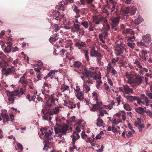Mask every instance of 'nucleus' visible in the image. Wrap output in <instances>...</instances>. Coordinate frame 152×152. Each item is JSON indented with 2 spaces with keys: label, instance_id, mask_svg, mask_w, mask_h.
Here are the masks:
<instances>
[{
  "label": "nucleus",
  "instance_id": "nucleus-3",
  "mask_svg": "<svg viewBox=\"0 0 152 152\" xmlns=\"http://www.w3.org/2000/svg\"><path fill=\"white\" fill-rule=\"evenodd\" d=\"M54 128L56 134L60 133L57 136L59 137L60 138H61L62 135H66L67 131H72V127L66 124H64L59 127L54 126Z\"/></svg>",
  "mask_w": 152,
  "mask_h": 152
},
{
  "label": "nucleus",
  "instance_id": "nucleus-54",
  "mask_svg": "<svg viewBox=\"0 0 152 152\" xmlns=\"http://www.w3.org/2000/svg\"><path fill=\"white\" fill-rule=\"evenodd\" d=\"M129 7H127L122 11L124 14H127L129 12Z\"/></svg>",
  "mask_w": 152,
  "mask_h": 152
},
{
  "label": "nucleus",
  "instance_id": "nucleus-41",
  "mask_svg": "<svg viewBox=\"0 0 152 152\" xmlns=\"http://www.w3.org/2000/svg\"><path fill=\"white\" fill-rule=\"evenodd\" d=\"M117 51L118 53V55L119 56H120L123 53L124 49L123 48H119L117 49Z\"/></svg>",
  "mask_w": 152,
  "mask_h": 152
},
{
  "label": "nucleus",
  "instance_id": "nucleus-64",
  "mask_svg": "<svg viewBox=\"0 0 152 152\" xmlns=\"http://www.w3.org/2000/svg\"><path fill=\"white\" fill-rule=\"evenodd\" d=\"M104 146L103 145H101V148L99 149H97L96 150V151H97L98 152H102Z\"/></svg>",
  "mask_w": 152,
  "mask_h": 152
},
{
  "label": "nucleus",
  "instance_id": "nucleus-47",
  "mask_svg": "<svg viewBox=\"0 0 152 152\" xmlns=\"http://www.w3.org/2000/svg\"><path fill=\"white\" fill-rule=\"evenodd\" d=\"M128 45L131 48H133L134 47L135 44L134 43L128 42L127 43Z\"/></svg>",
  "mask_w": 152,
  "mask_h": 152
},
{
  "label": "nucleus",
  "instance_id": "nucleus-6",
  "mask_svg": "<svg viewBox=\"0 0 152 152\" xmlns=\"http://www.w3.org/2000/svg\"><path fill=\"white\" fill-rule=\"evenodd\" d=\"M119 20L120 18L118 17L111 19L110 21L111 27L113 31H116L117 30L116 27L119 24Z\"/></svg>",
  "mask_w": 152,
  "mask_h": 152
},
{
  "label": "nucleus",
  "instance_id": "nucleus-27",
  "mask_svg": "<svg viewBox=\"0 0 152 152\" xmlns=\"http://www.w3.org/2000/svg\"><path fill=\"white\" fill-rule=\"evenodd\" d=\"M96 57L97 58V60L98 61V63H99L100 64L101 62L100 61L102 57V56L101 54L96 51Z\"/></svg>",
  "mask_w": 152,
  "mask_h": 152
},
{
  "label": "nucleus",
  "instance_id": "nucleus-10",
  "mask_svg": "<svg viewBox=\"0 0 152 152\" xmlns=\"http://www.w3.org/2000/svg\"><path fill=\"white\" fill-rule=\"evenodd\" d=\"M26 75V73L24 74L23 75L20 77L19 81V82L21 84L22 87L25 88L27 87L28 83V82L27 81L25 77V76Z\"/></svg>",
  "mask_w": 152,
  "mask_h": 152
},
{
  "label": "nucleus",
  "instance_id": "nucleus-51",
  "mask_svg": "<svg viewBox=\"0 0 152 152\" xmlns=\"http://www.w3.org/2000/svg\"><path fill=\"white\" fill-rule=\"evenodd\" d=\"M36 75H37V77L38 79V80H40L43 75L42 74V72L39 73H37Z\"/></svg>",
  "mask_w": 152,
  "mask_h": 152
},
{
  "label": "nucleus",
  "instance_id": "nucleus-38",
  "mask_svg": "<svg viewBox=\"0 0 152 152\" xmlns=\"http://www.w3.org/2000/svg\"><path fill=\"white\" fill-rule=\"evenodd\" d=\"M83 52L85 54V56L86 58V59L87 61H88L89 59V56H88V50H83Z\"/></svg>",
  "mask_w": 152,
  "mask_h": 152
},
{
  "label": "nucleus",
  "instance_id": "nucleus-53",
  "mask_svg": "<svg viewBox=\"0 0 152 152\" xmlns=\"http://www.w3.org/2000/svg\"><path fill=\"white\" fill-rule=\"evenodd\" d=\"M74 26L75 28L77 30V31H81V29L80 28V26L78 25L74 24Z\"/></svg>",
  "mask_w": 152,
  "mask_h": 152
},
{
  "label": "nucleus",
  "instance_id": "nucleus-35",
  "mask_svg": "<svg viewBox=\"0 0 152 152\" xmlns=\"http://www.w3.org/2000/svg\"><path fill=\"white\" fill-rule=\"evenodd\" d=\"M124 109L127 111H130L132 109L130 106L128 104H125L124 105Z\"/></svg>",
  "mask_w": 152,
  "mask_h": 152
},
{
  "label": "nucleus",
  "instance_id": "nucleus-15",
  "mask_svg": "<svg viewBox=\"0 0 152 152\" xmlns=\"http://www.w3.org/2000/svg\"><path fill=\"white\" fill-rule=\"evenodd\" d=\"M71 137L72 138V144H75V141L80 137V135H79L78 133L75 132L71 136Z\"/></svg>",
  "mask_w": 152,
  "mask_h": 152
},
{
  "label": "nucleus",
  "instance_id": "nucleus-9",
  "mask_svg": "<svg viewBox=\"0 0 152 152\" xmlns=\"http://www.w3.org/2000/svg\"><path fill=\"white\" fill-rule=\"evenodd\" d=\"M149 100L148 98L145 96L144 94H142L140 96V98L138 97V99H137V103L138 104H145V102H147Z\"/></svg>",
  "mask_w": 152,
  "mask_h": 152
},
{
  "label": "nucleus",
  "instance_id": "nucleus-60",
  "mask_svg": "<svg viewBox=\"0 0 152 152\" xmlns=\"http://www.w3.org/2000/svg\"><path fill=\"white\" fill-rule=\"evenodd\" d=\"M81 136L83 138L85 139L87 137V135L85 132H82L81 133Z\"/></svg>",
  "mask_w": 152,
  "mask_h": 152
},
{
  "label": "nucleus",
  "instance_id": "nucleus-18",
  "mask_svg": "<svg viewBox=\"0 0 152 152\" xmlns=\"http://www.w3.org/2000/svg\"><path fill=\"white\" fill-rule=\"evenodd\" d=\"M135 110L137 113L142 115H143L145 112L143 108L140 107L135 108Z\"/></svg>",
  "mask_w": 152,
  "mask_h": 152
},
{
  "label": "nucleus",
  "instance_id": "nucleus-26",
  "mask_svg": "<svg viewBox=\"0 0 152 152\" xmlns=\"http://www.w3.org/2000/svg\"><path fill=\"white\" fill-rule=\"evenodd\" d=\"M143 20V19L141 17H139L137 19L134 20V23L136 25H138L142 22Z\"/></svg>",
  "mask_w": 152,
  "mask_h": 152
},
{
  "label": "nucleus",
  "instance_id": "nucleus-48",
  "mask_svg": "<svg viewBox=\"0 0 152 152\" xmlns=\"http://www.w3.org/2000/svg\"><path fill=\"white\" fill-rule=\"evenodd\" d=\"M73 11L74 12H75L77 14H78L79 13L80 10L78 9L76 6H75V7L73 10Z\"/></svg>",
  "mask_w": 152,
  "mask_h": 152
},
{
  "label": "nucleus",
  "instance_id": "nucleus-34",
  "mask_svg": "<svg viewBox=\"0 0 152 152\" xmlns=\"http://www.w3.org/2000/svg\"><path fill=\"white\" fill-rule=\"evenodd\" d=\"M51 109V112L52 113L53 115V114H56L59 111V109L56 107H55V108H53V110L52 109Z\"/></svg>",
  "mask_w": 152,
  "mask_h": 152
},
{
  "label": "nucleus",
  "instance_id": "nucleus-24",
  "mask_svg": "<svg viewBox=\"0 0 152 152\" xmlns=\"http://www.w3.org/2000/svg\"><path fill=\"white\" fill-rule=\"evenodd\" d=\"M62 92H64L66 91H69V88L68 86L63 84L61 86L60 88Z\"/></svg>",
  "mask_w": 152,
  "mask_h": 152
},
{
  "label": "nucleus",
  "instance_id": "nucleus-20",
  "mask_svg": "<svg viewBox=\"0 0 152 152\" xmlns=\"http://www.w3.org/2000/svg\"><path fill=\"white\" fill-rule=\"evenodd\" d=\"M94 135H93V136L92 137H88L87 142L90 143L91 145L92 146H94L95 145V141L94 140Z\"/></svg>",
  "mask_w": 152,
  "mask_h": 152
},
{
  "label": "nucleus",
  "instance_id": "nucleus-22",
  "mask_svg": "<svg viewBox=\"0 0 152 152\" xmlns=\"http://www.w3.org/2000/svg\"><path fill=\"white\" fill-rule=\"evenodd\" d=\"M98 116V118L97 119V122L96 123V124L98 126L100 127L103 125H102L103 123V120L102 119L100 118L103 116Z\"/></svg>",
  "mask_w": 152,
  "mask_h": 152
},
{
  "label": "nucleus",
  "instance_id": "nucleus-46",
  "mask_svg": "<svg viewBox=\"0 0 152 152\" xmlns=\"http://www.w3.org/2000/svg\"><path fill=\"white\" fill-rule=\"evenodd\" d=\"M116 3H115L111 5H107L106 6V8H108V9H110V7L112 6V7L113 8H114L115 9V6H116Z\"/></svg>",
  "mask_w": 152,
  "mask_h": 152
},
{
  "label": "nucleus",
  "instance_id": "nucleus-39",
  "mask_svg": "<svg viewBox=\"0 0 152 152\" xmlns=\"http://www.w3.org/2000/svg\"><path fill=\"white\" fill-rule=\"evenodd\" d=\"M1 115L3 118H5L7 121H10V117L7 113H2L1 114Z\"/></svg>",
  "mask_w": 152,
  "mask_h": 152
},
{
  "label": "nucleus",
  "instance_id": "nucleus-11",
  "mask_svg": "<svg viewBox=\"0 0 152 152\" xmlns=\"http://www.w3.org/2000/svg\"><path fill=\"white\" fill-rule=\"evenodd\" d=\"M5 92L7 94L8 96H19V90H15L14 91L10 92L7 90Z\"/></svg>",
  "mask_w": 152,
  "mask_h": 152
},
{
  "label": "nucleus",
  "instance_id": "nucleus-37",
  "mask_svg": "<svg viewBox=\"0 0 152 152\" xmlns=\"http://www.w3.org/2000/svg\"><path fill=\"white\" fill-rule=\"evenodd\" d=\"M23 87L24 88V89H23V88H20V90H19V94H20L21 95H23L25 94L24 93L25 91L26 90V88H25Z\"/></svg>",
  "mask_w": 152,
  "mask_h": 152
},
{
  "label": "nucleus",
  "instance_id": "nucleus-61",
  "mask_svg": "<svg viewBox=\"0 0 152 152\" xmlns=\"http://www.w3.org/2000/svg\"><path fill=\"white\" fill-rule=\"evenodd\" d=\"M30 80L31 81V84L30 85H28V86H29V87L30 89H33L34 88V87L33 86V83L31 80Z\"/></svg>",
  "mask_w": 152,
  "mask_h": 152
},
{
  "label": "nucleus",
  "instance_id": "nucleus-5",
  "mask_svg": "<svg viewBox=\"0 0 152 152\" xmlns=\"http://www.w3.org/2000/svg\"><path fill=\"white\" fill-rule=\"evenodd\" d=\"M97 97V94L96 92V110H98L99 111V114L98 115V116H104V113L103 112L102 107H101L102 105V102L99 101Z\"/></svg>",
  "mask_w": 152,
  "mask_h": 152
},
{
  "label": "nucleus",
  "instance_id": "nucleus-1",
  "mask_svg": "<svg viewBox=\"0 0 152 152\" xmlns=\"http://www.w3.org/2000/svg\"><path fill=\"white\" fill-rule=\"evenodd\" d=\"M71 67H74L78 69L81 68V69H79L78 71L79 73L82 74V79L84 81V83H93L92 80L95 79V73L90 70H87L85 66H83L82 63L79 61L74 62Z\"/></svg>",
  "mask_w": 152,
  "mask_h": 152
},
{
  "label": "nucleus",
  "instance_id": "nucleus-14",
  "mask_svg": "<svg viewBox=\"0 0 152 152\" xmlns=\"http://www.w3.org/2000/svg\"><path fill=\"white\" fill-rule=\"evenodd\" d=\"M123 88H124V93H125L126 94H129L130 93L133 92V89L130 88L127 85H124Z\"/></svg>",
  "mask_w": 152,
  "mask_h": 152
},
{
  "label": "nucleus",
  "instance_id": "nucleus-23",
  "mask_svg": "<svg viewBox=\"0 0 152 152\" xmlns=\"http://www.w3.org/2000/svg\"><path fill=\"white\" fill-rule=\"evenodd\" d=\"M126 76L128 79L129 82L131 83V82L133 79L132 78L133 77L134 75L130 73L127 72L126 74Z\"/></svg>",
  "mask_w": 152,
  "mask_h": 152
},
{
  "label": "nucleus",
  "instance_id": "nucleus-29",
  "mask_svg": "<svg viewBox=\"0 0 152 152\" xmlns=\"http://www.w3.org/2000/svg\"><path fill=\"white\" fill-rule=\"evenodd\" d=\"M84 92L83 91H80L76 94L77 97L78 99L80 100L83 98Z\"/></svg>",
  "mask_w": 152,
  "mask_h": 152
},
{
  "label": "nucleus",
  "instance_id": "nucleus-40",
  "mask_svg": "<svg viewBox=\"0 0 152 152\" xmlns=\"http://www.w3.org/2000/svg\"><path fill=\"white\" fill-rule=\"evenodd\" d=\"M50 129H49V127L46 126L45 128H43L41 130L42 132V135L44 134V133H45L46 132L49 131Z\"/></svg>",
  "mask_w": 152,
  "mask_h": 152
},
{
  "label": "nucleus",
  "instance_id": "nucleus-63",
  "mask_svg": "<svg viewBox=\"0 0 152 152\" xmlns=\"http://www.w3.org/2000/svg\"><path fill=\"white\" fill-rule=\"evenodd\" d=\"M137 45L138 46H145V43L144 42H138L137 43Z\"/></svg>",
  "mask_w": 152,
  "mask_h": 152
},
{
  "label": "nucleus",
  "instance_id": "nucleus-19",
  "mask_svg": "<svg viewBox=\"0 0 152 152\" xmlns=\"http://www.w3.org/2000/svg\"><path fill=\"white\" fill-rule=\"evenodd\" d=\"M58 72V70L56 69L50 70L48 73V76L49 77L52 79L55 76L56 73L57 72Z\"/></svg>",
  "mask_w": 152,
  "mask_h": 152
},
{
  "label": "nucleus",
  "instance_id": "nucleus-44",
  "mask_svg": "<svg viewBox=\"0 0 152 152\" xmlns=\"http://www.w3.org/2000/svg\"><path fill=\"white\" fill-rule=\"evenodd\" d=\"M81 24L85 28H87L88 26V23L87 21H83Z\"/></svg>",
  "mask_w": 152,
  "mask_h": 152
},
{
  "label": "nucleus",
  "instance_id": "nucleus-7",
  "mask_svg": "<svg viewBox=\"0 0 152 152\" xmlns=\"http://www.w3.org/2000/svg\"><path fill=\"white\" fill-rule=\"evenodd\" d=\"M144 78V77L143 76L138 75L133 80L130 84H133L135 86L139 85L142 83V79Z\"/></svg>",
  "mask_w": 152,
  "mask_h": 152
},
{
  "label": "nucleus",
  "instance_id": "nucleus-2",
  "mask_svg": "<svg viewBox=\"0 0 152 152\" xmlns=\"http://www.w3.org/2000/svg\"><path fill=\"white\" fill-rule=\"evenodd\" d=\"M50 96L49 99L46 102L45 106L42 109V111L44 115L42 116L44 120H48L51 122L52 119L51 115H53L52 113L51 112V109H52L53 106L55 105V101H57L58 99L54 98L52 96Z\"/></svg>",
  "mask_w": 152,
  "mask_h": 152
},
{
  "label": "nucleus",
  "instance_id": "nucleus-25",
  "mask_svg": "<svg viewBox=\"0 0 152 152\" xmlns=\"http://www.w3.org/2000/svg\"><path fill=\"white\" fill-rule=\"evenodd\" d=\"M138 68L140 70L139 73L140 75H143V72H148V69L145 68L143 67L142 65L140 66Z\"/></svg>",
  "mask_w": 152,
  "mask_h": 152
},
{
  "label": "nucleus",
  "instance_id": "nucleus-49",
  "mask_svg": "<svg viewBox=\"0 0 152 152\" xmlns=\"http://www.w3.org/2000/svg\"><path fill=\"white\" fill-rule=\"evenodd\" d=\"M132 131H129L127 133H126V135L128 138L132 137Z\"/></svg>",
  "mask_w": 152,
  "mask_h": 152
},
{
  "label": "nucleus",
  "instance_id": "nucleus-28",
  "mask_svg": "<svg viewBox=\"0 0 152 152\" xmlns=\"http://www.w3.org/2000/svg\"><path fill=\"white\" fill-rule=\"evenodd\" d=\"M3 74L7 76L8 75L12 74L10 67H8L5 70V72H4Z\"/></svg>",
  "mask_w": 152,
  "mask_h": 152
},
{
  "label": "nucleus",
  "instance_id": "nucleus-33",
  "mask_svg": "<svg viewBox=\"0 0 152 152\" xmlns=\"http://www.w3.org/2000/svg\"><path fill=\"white\" fill-rule=\"evenodd\" d=\"M75 44L76 46L80 47H85L86 45L85 42H77L75 43Z\"/></svg>",
  "mask_w": 152,
  "mask_h": 152
},
{
  "label": "nucleus",
  "instance_id": "nucleus-16",
  "mask_svg": "<svg viewBox=\"0 0 152 152\" xmlns=\"http://www.w3.org/2000/svg\"><path fill=\"white\" fill-rule=\"evenodd\" d=\"M94 0H80L82 4L85 5L86 4V3L88 4H90L91 6L94 7H95V6L94 4H92Z\"/></svg>",
  "mask_w": 152,
  "mask_h": 152
},
{
  "label": "nucleus",
  "instance_id": "nucleus-36",
  "mask_svg": "<svg viewBox=\"0 0 152 152\" xmlns=\"http://www.w3.org/2000/svg\"><path fill=\"white\" fill-rule=\"evenodd\" d=\"M113 68H114L110 62L109 63L108 66H107V71L110 72Z\"/></svg>",
  "mask_w": 152,
  "mask_h": 152
},
{
  "label": "nucleus",
  "instance_id": "nucleus-21",
  "mask_svg": "<svg viewBox=\"0 0 152 152\" xmlns=\"http://www.w3.org/2000/svg\"><path fill=\"white\" fill-rule=\"evenodd\" d=\"M126 98L130 102H132L135 100L137 101V99H138V97L137 98L135 96H126Z\"/></svg>",
  "mask_w": 152,
  "mask_h": 152
},
{
  "label": "nucleus",
  "instance_id": "nucleus-50",
  "mask_svg": "<svg viewBox=\"0 0 152 152\" xmlns=\"http://www.w3.org/2000/svg\"><path fill=\"white\" fill-rule=\"evenodd\" d=\"M104 89L107 91H110V89L109 87L107 84L106 83H104Z\"/></svg>",
  "mask_w": 152,
  "mask_h": 152
},
{
  "label": "nucleus",
  "instance_id": "nucleus-56",
  "mask_svg": "<svg viewBox=\"0 0 152 152\" xmlns=\"http://www.w3.org/2000/svg\"><path fill=\"white\" fill-rule=\"evenodd\" d=\"M134 64H136L137 66L139 67L140 66H141V65L139 61H138L137 59H136L135 62H134Z\"/></svg>",
  "mask_w": 152,
  "mask_h": 152
},
{
  "label": "nucleus",
  "instance_id": "nucleus-13",
  "mask_svg": "<svg viewBox=\"0 0 152 152\" xmlns=\"http://www.w3.org/2000/svg\"><path fill=\"white\" fill-rule=\"evenodd\" d=\"M60 13L59 12L56 11L53 12L51 15L52 17L54 19L60 21L61 20V17H60Z\"/></svg>",
  "mask_w": 152,
  "mask_h": 152
},
{
  "label": "nucleus",
  "instance_id": "nucleus-8",
  "mask_svg": "<svg viewBox=\"0 0 152 152\" xmlns=\"http://www.w3.org/2000/svg\"><path fill=\"white\" fill-rule=\"evenodd\" d=\"M101 75L100 72H99L98 73L96 72V81L97 83L96 86L99 89L101 88V87H100V85L102 84V82L101 80Z\"/></svg>",
  "mask_w": 152,
  "mask_h": 152
},
{
  "label": "nucleus",
  "instance_id": "nucleus-43",
  "mask_svg": "<svg viewBox=\"0 0 152 152\" xmlns=\"http://www.w3.org/2000/svg\"><path fill=\"white\" fill-rule=\"evenodd\" d=\"M126 32L127 34H130L131 35H134V31H132V29L130 28L127 29Z\"/></svg>",
  "mask_w": 152,
  "mask_h": 152
},
{
  "label": "nucleus",
  "instance_id": "nucleus-42",
  "mask_svg": "<svg viewBox=\"0 0 152 152\" xmlns=\"http://www.w3.org/2000/svg\"><path fill=\"white\" fill-rule=\"evenodd\" d=\"M90 54L91 57L95 56V49L94 46H93L91 50Z\"/></svg>",
  "mask_w": 152,
  "mask_h": 152
},
{
  "label": "nucleus",
  "instance_id": "nucleus-4",
  "mask_svg": "<svg viewBox=\"0 0 152 152\" xmlns=\"http://www.w3.org/2000/svg\"><path fill=\"white\" fill-rule=\"evenodd\" d=\"M107 20L106 18L100 15H96V24H102L104 22L102 25L104 28L107 31L109 30L110 28V26L107 22Z\"/></svg>",
  "mask_w": 152,
  "mask_h": 152
},
{
  "label": "nucleus",
  "instance_id": "nucleus-52",
  "mask_svg": "<svg viewBox=\"0 0 152 152\" xmlns=\"http://www.w3.org/2000/svg\"><path fill=\"white\" fill-rule=\"evenodd\" d=\"M110 72L112 73V75L113 76H115V75H117V72L114 68H113Z\"/></svg>",
  "mask_w": 152,
  "mask_h": 152
},
{
  "label": "nucleus",
  "instance_id": "nucleus-45",
  "mask_svg": "<svg viewBox=\"0 0 152 152\" xmlns=\"http://www.w3.org/2000/svg\"><path fill=\"white\" fill-rule=\"evenodd\" d=\"M44 142L45 143V144L44 145V149H45L46 151H47L48 150V148H46L47 147V148H48L49 147L48 146V145L49 144V142L47 140H45L44 141Z\"/></svg>",
  "mask_w": 152,
  "mask_h": 152
},
{
  "label": "nucleus",
  "instance_id": "nucleus-17",
  "mask_svg": "<svg viewBox=\"0 0 152 152\" xmlns=\"http://www.w3.org/2000/svg\"><path fill=\"white\" fill-rule=\"evenodd\" d=\"M142 39L145 42H147L148 43L150 42L151 41V35L148 34L145 35L143 36Z\"/></svg>",
  "mask_w": 152,
  "mask_h": 152
},
{
  "label": "nucleus",
  "instance_id": "nucleus-12",
  "mask_svg": "<svg viewBox=\"0 0 152 152\" xmlns=\"http://www.w3.org/2000/svg\"><path fill=\"white\" fill-rule=\"evenodd\" d=\"M53 133L52 130V131L49 130V131H48V132H46L45 133H44L45 134V139H46L48 140H51L53 139L52 135Z\"/></svg>",
  "mask_w": 152,
  "mask_h": 152
},
{
  "label": "nucleus",
  "instance_id": "nucleus-55",
  "mask_svg": "<svg viewBox=\"0 0 152 152\" xmlns=\"http://www.w3.org/2000/svg\"><path fill=\"white\" fill-rule=\"evenodd\" d=\"M17 145L19 149L21 151H22L23 150V146L20 143L18 142L17 143Z\"/></svg>",
  "mask_w": 152,
  "mask_h": 152
},
{
  "label": "nucleus",
  "instance_id": "nucleus-32",
  "mask_svg": "<svg viewBox=\"0 0 152 152\" xmlns=\"http://www.w3.org/2000/svg\"><path fill=\"white\" fill-rule=\"evenodd\" d=\"M12 46H7L4 49V52L7 53H10L11 51V50L12 49Z\"/></svg>",
  "mask_w": 152,
  "mask_h": 152
},
{
  "label": "nucleus",
  "instance_id": "nucleus-57",
  "mask_svg": "<svg viewBox=\"0 0 152 152\" xmlns=\"http://www.w3.org/2000/svg\"><path fill=\"white\" fill-rule=\"evenodd\" d=\"M90 26L88 28L89 30L90 31H93L94 30L93 28H94V25H93L92 24L90 23Z\"/></svg>",
  "mask_w": 152,
  "mask_h": 152
},
{
  "label": "nucleus",
  "instance_id": "nucleus-62",
  "mask_svg": "<svg viewBox=\"0 0 152 152\" xmlns=\"http://www.w3.org/2000/svg\"><path fill=\"white\" fill-rule=\"evenodd\" d=\"M55 26L54 31L56 32L60 29V28L59 26L56 25V24H55Z\"/></svg>",
  "mask_w": 152,
  "mask_h": 152
},
{
  "label": "nucleus",
  "instance_id": "nucleus-30",
  "mask_svg": "<svg viewBox=\"0 0 152 152\" xmlns=\"http://www.w3.org/2000/svg\"><path fill=\"white\" fill-rule=\"evenodd\" d=\"M76 104L73 102L69 101L67 107L73 109L76 107Z\"/></svg>",
  "mask_w": 152,
  "mask_h": 152
},
{
  "label": "nucleus",
  "instance_id": "nucleus-31",
  "mask_svg": "<svg viewBox=\"0 0 152 152\" xmlns=\"http://www.w3.org/2000/svg\"><path fill=\"white\" fill-rule=\"evenodd\" d=\"M83 86V92L85 91L86 93H87L90 90V88L86 84H84Z\"/></svg>",
  "mask_w": 152,
  "mask_h": 152
},
{
  "label": "nucleus",
  "instance_id": "nucleus-58",
  "mask_svg": "<svg viewBox=\"0 0 152 152\" xmlns=\"http://www.w3.org/2000/svg\"><path fill=\"white\" fill-rule=\"evenodd\" d=\"M75 94L80 91V88L79 86H77L76 88H75Z\"/></svg>",
  "mask_w": 152,
  "mask_h": 152
},
{
  "label": "nucleus",
  "instance_id": "nucleus-59",
  "mask_svg": "<svg viewBox=\"0 0 152 152\" xmlns=\"http://www.w3.org/2000/svg\"><path fill=\"white\" fill-rule=\"evenodd\" d=\"M146 95L150 99H152V93H147Z\"/></svg>",
  "mask_w": 152,
  "mask_h": 152
}]
</instances>
